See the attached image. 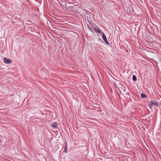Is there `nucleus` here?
I'll return each instance as SVG.
<instances>
[{"label": "nucleus", "instance_id": "1", "mask_svg": "<svg viewBox=\"0 0 161 161\" xmlns=\"http://www.w3.org/2000/svg\"><path fill=\"white\" fill-rule=\"evenodd\" d=\"M3 61L5 63L8 64H10L12 62L11 60L10 59H8L6 57H4L3 58Z\"/></svg>", "mask_w": 161, "mask_h": 161}, {"label": "nucleus", "instance_id": "2", "mask_svg": "<svg viewBox=\"0 0 161 161\" xmlns=\"http://www.w3.org/2000/svg\"><path fill=\"white\" fill-rule=\"evenodd\" d=\"M94 31L96 32H97L99 34H101V30L100 29V28L98 27H96L94 29Z\"/></svg>", "mask_w": 161, "mask_h": 161}, {"label": "nucleus", "instance_id": "3", "mask_svg": "<svg viewBox=\"0 0 161 161\" xmlns=\"http://www.w3.org/2000/svg\"><path fill=\"white\" fill-rule=\"evenodd\" d=\"M51 126L54 128L57 129L58 128V124L56 123H54L51 125Z\"/></svg>", "mask_w": 161, "mask_h": 161}, {"label": "nucleus", "instance_id": "4", "mask_svg": "<svg viewBox=\"0 0 161 161\" xmlns=\"http://www.w3.org/2000/svg\"><path fill=\"white\" fill-rule=\"evenodd\" d=\"M102 37L104 41L105 40L107 39L106 37L103 32V34H102Z\"/></svg>", "mask_w": 161, "mask_h": 161}, {"label": "nucleus", "instance_id": "5", "mask_svg": "<svg viewBox=\"0 0 161 161\" xmlns=\"http://www.w3.org/2000/svg\"><path fill=\"white\" fill-rule=\"evenodd\" d=\"M87 26L88 29L89 30V31L92 32H93V31L91 27L90 26V25H87Z\"/></svg>", "mask_w": 161, "mask_h": 161}, {"label": "nucleus", "instance_id": "6", "mask_svg": "<svg viewBox=\"0 0 161 161\" xmlns=\"http://www.w3.org/2000/svg\"><path fill=\"white\" fill-rule=\"evenodd\" d=\"M153 102L154 105L156 106L157 107L159 105V103L158 102L155 101H154Z\"/></svg>", "mask_w": 161, "mask_h": 161}, {"label": "nucleus", "instance_id": "7", "mask_svg": "<svg viewBox=\"0 0 161 161\" xmlns=\"http://www.w3.org/2000/svg\"><path fill=\"white\" fill-rule=\"evenodd\" d=\"M141 97L143 98H144L147 97L146 96L144 93H142L141 94Z\"/></svg>", "mask_w": 161, "mask_h": 161}, {"label": "nucleus", "instance_id": "8", "mask_svg": "<svg viewBox=\"0 0 161 161\" xmlns=\"http://www.w3.org/2000/svg\"><path fill=\"white\" fill-rule=\"evenodd\" d=\"M132 80L134 81H136L137 80L136 77L135 75H133L132 76Z\"/></svg>", "mask_w": 161, "mask_h": 161}, {"label": "nucleus", "instance_id": "9", "mask_svg": "<svg viewBox=\"0 0 161 161\" xmlns=\"http://www.w3.org/2000/svg\"><path fill=\"white\" fill-rule=\"evenodd\" d=\"M64 152L66 153L67 152V143H66V146L65 147V148H64Z\"/></svg>", "mask_w": 161, "mask_h": 161}, {"label": "nucleus", "instance_id": "10", "mask_svg": "<svg viewBox=\"0 0 161 161\" xmlns=\"http://www.w3.org/2000/svg\"><path fill=\"white\" fill-rule=\"evenodd\" d=\"M104 42L106 43L108 45L109 44V42H108L107 39L106 40H104Z\"/></svg>", "mask_w": 161, "mask_h": 161}, {"label": "nucleus", "instance_id": "11", "mask_svg": "<svg viewBox=\"0 0 161 161\" xmlns=\"http://www.w3.org/2000/svg\"><path fill=\"white\" fill-rule=\"evenodd\" d=\"M153 102H152V101H151V103H150V104L151 105H154V104H153Z\"/></svg>", "mask_w": 161, "mask_h": 161}]
</instances>
